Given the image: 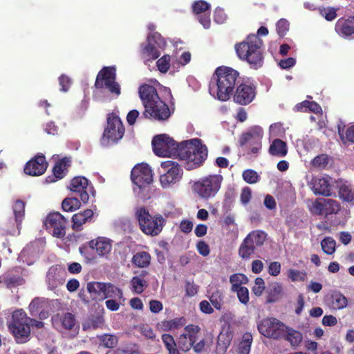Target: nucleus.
I'll list each match as a JSON object with an SVG mask.
<instances>
[{"label":"nucleus","instance_id":"nucleus-1","mask_svg":"<svg viewBox=\"0 0 354 354\" xmlns=\"http://www.w3.org/2000/svg\"><path fill=\"white\" fill-rule=\"evenodd\" d=\"M152 147L155 154L158 156L170 157L176 154L180 160L189 161L188 170L203 165L208 156L207 147L198 138L177 143L168 136L161 134L153 138Z\"/></svg>","mask_w":354,"mask_h":354},{"label":"nucleus","instance_id":"nucleus-2","mask_svg":"<svg viewBox=\"0 0 354 354\" xmlns=\"http://www.w3.org/2000/svg\"><path fill=\"white\" fill-rule=\"evenodd\" d=\"M139 95L145 107L143 115L146 118L165 120L170 116L167 104L158 96L154 86L143 84L139 88Z\"/></svg>","mask_w":354,"mask_h":354},{"label":"nucleus","instance_id":"nucleus-3","mask_svg":"<svg viewBox=\"0 0 354 354\" xmlns=\"http://www.w3.org/2000/svg\"><path fill=\"white\" fill-rule=\"evenodd\" d=\"M238 76L239 73L232 68H217L209 83L210 95L221 101L227 100L234 91Z\"/></svg>","mask_w":354,"mask_h":354},{"label":"nucleus","instance_id":"nucleus-4","mask_svg":"<svg viewBox=\"0 0 354 354\" xmlns=\"http://www.w3.org/2000/svg\"><path fill=\"white\" fill-rule=\"evenodd\" d=\"M8 328L19 344L26 343L29 340L30 325L37 328H41L44 323L28 317L22 309H18L12 314L11 319L8 323Z\"/></svg>","mask_w":354,"mask_h":354},{"label":"nucleus","instance_id":"nucleus-5","mask_svg":"<svg viewBox=\"0 0 354 354\" xmlns=\"http://www.w3.org/2000/svg\"><path fill=\"white\" fill-rule=\"evenodd\" d=\"M262 40L256 35H249L245 40L236 45V51L239 57L245 60L254 69L263 65Z\"/></svg>","mask_w":354,"mask_h":354},{"label":"nucleus","instance_id":"nucleus-6","mask_svg":"<svg viewBox=\"0 0 354 354\" xmlns=\"http://www.w3.org/2000/svg\"><path fill=\"white\" fill-rule=\"evenodd\" d=\"M223 181V176L220 174H208L194 181L192 190L201 199H212L219 192Z\"/></svg>","mask_w":354,"mask_h":354},{"label":"nucleus","instance_id":"nucleus-7","mask_svg":"<svg viewBox=\"0 0 354 354\" xmlns=\"http://www.w3.org/2000/svg\"><path fill=\"white\" fill-rule=\"evenodd\" d=\"M136 216L142 232L151 236L158 235L166 223V219L161 214L151 215L143 207L136 209Z\"/></svg>","mask_w":354,"mask_h":354},{"label":"nucleus","instance_id":"nucleus-8","mask_svg":"<svg viewBox=\"0 0 354 354\" xmlns=\"http://www.w3.org/2000/svg\"><path fill=\"white\" fill-rule=\"evenodd\" d=\"M131 178L135 185L133 192L141 198H148L149 185L153 180L149 166L145 163L138 164L132 169Z\"/></svg>","mask_w":354,"mask_h":354},{"label":"nucleus","instance_id":"nucleus-9","mask_svg":"<svg viewBox=\"0 0 354 354\" xmlns=\"http://www.w3.org/2000/svg\"><path fill=\"white\" fill-rule=\"evenodd\" d=\"M263 131L259 126L251 127L247 132L242 134L240 145L246 151L248 158L257 157L261 149V140Z\"/></svg>","mask_w":354,"mask_h":354},{"label":"nucleus","instance_id":"nucleus-10","mask_svg":"<svg viewBox=\"0 0 354 354\" xmlns=\"http://www.w3.org/2000/svg\"><path fill=\"white\" fill-rule=\"evenodd\" d=\"M124 133V127L119 118L115 113L108 115L107 127L104 131L102 138V144L104 146L114 143L120 140Z\"/></svg>","mask_w":354,"mask_h":354},{"label":"nucleus","instance_id":"nucleus-11","mask_svg":"<svg viewBox=\"0 0 354 354\" xmlns=\"http://www.w3.org/2000/svg\"><path fill=\"white\" fill-rule=\"evenodd\" d=\"M259 332L267 338L281 339L286 331V325L274 317L261 319L257 324Z\"/></svg>","mask_w":354,"mask_h":354},{"label":"nucleus","instance_id":"nucleus-12","mask_svg":"<svg viewBox=\"0 0 354 354\" xmlns=\"http://www.w3.org/2000/svg\"><path fill=\"white\" fill-rule=\"evenodd\" d=\"M115 68L114 67H104L98 73L95 86L97 88H105L111 93L118 96L120 94V86L115 82Z\"/></svg>","mask_w":354,"mask_h":354},{"label":"nucleus","instance_id":"nucleus-13","mask_svg":"<svg viewBox=\"0 0 354 354\" xmlns=\"http://www.w3.org/2000/svg\"><path fill=\"white\" fill-rule=\"evenodd\" d=\"M160 166L164 174L160 176V182L164 188L169 187L171 185L180 181L183 170L178 162L167 160L162 162Z\"/></svg>","mask_w":354,"mask_h":354},{"label":"nucleus","instance_id":"nucleus-14","mask_svg":"<svg viewBox=\"0 0 354 354\" xmlns=\"http://www.w3.org/2000/svg\"><path fill=\"white\" fill-rule=\"evenodd\" d=\"M165 46L166 41L158 32H150L147 37V44L142 47V54L147 60L156 59Z\"/></svg>","mask_w":354,"mask_h":354},{"label":"nucleus","instance_id":"nucleus-15","mask_svg":"<svg viewBox=\"0 0 354 354\" xmlns=\"http://www.w3.org/2000/svg\"><path fill=\"white\" fill-rule=\"evenodd\" d=\"M340 209L339 204L333 199L319 198L312 203L310 211L315 215L336 214Z\"/></svg>","mask_w":354,"mask_h":354},{"label":"nucleus","instance_id":"nucleus-16","mask_svg":"<svg viewBox=\"0 0 354 354\" xmlns=\"http://www.w3.org/2000/svg\"><path fill=\"white\" fill-rule=\"evenodd\" d=\"M66 220L59 212L50 214L45 221L47 230L53 236L62 238L66 234Z\"/></svg>","mask_w":354,"mask_h":354},{"label":"nucleus","instance_id":"nucleus-17","mask_svg":"<svg viewBox=\"0 0 354 354\" xmlns=\"http://www.w3.org/2000/svg\"><path fill=\"white\" fill-rule=\"evenodd\" d=\"M200 328L196 325H188L185 328V332L178 339V345L182 351L188 352L196 342Z\"/></svg>","mask_w":354,"mask_h":354},{"label":"nucleus","instance_id":"nucleus-18","mask_svg":"<svg viewBox=\"0 0 354 354\" xmlns=\"http://www.w3.org/2000/svg\"><path fill=\"white\" fill-rule=\"evenodd\" d=\"M69 189L73 192L78 193L81 201L86 203L88 201L89 193L93 192V187L85 177L77 176L71 180Z\"/></svg>","mask_w":354,"mask_h":354},{"label":"nucleus","instance_id":"nucleus-19","mask_svg":"<svg viewBox=\"0 0 354 354\" xmlns=\"http://www.w3.org/2000/svg\"><path fill=\"white\" fill-rule=\"evenodd\" d=\"M192 10L199 22L207 29L210 27V4L205 1L198 0L192 4Z\"/></svg>","mask_w":354,"mask_h":354},{"label":"nucleus","instance_id":"nucleus-20","mask_svg":"<svg viewBox=\"0 0 354 354\" xmlns=\"http://www.w3.org/2000/svg\"><path fill=\"white\" fill-rule=\"evenodd\" d=\"M256 95L255 87L251 84H241L236 88L234 95V102L247 105L252 102Z\"/></svg>","mask_w":354,"mask_h":354},{"label":"nucleus","instance_id":"nucleus-21","mask_svg":"<svg viewBox=\"0 0 354 354\" xmlns=\"http://www.w3.org/2000/svg\"><path fill=\"white\" fill-rule=\"evenodd\" d=\"M47 168V162L44 156H37L28 161L25 167L24 172L30 176H40L44 173Z\"/></svg>","mask_w":354,"mask_h":354},{"label":"nucleus","instance_id":"nucleus-22","mask_svg":"<svg viewBox=\"0 0 354 354\" xmlns=\"http://www.w3.org/2000/svg\"><path fill=\"white\" fill-rule=\"evenodd\" d=\"M15 215V223L12 227L7 230L8 233L12 235L19 234L21 224L25 214V203L21 200H17L12 206Z\"/></svg>","mask_w":354,"mask_h":354},{"label":"nucleus","instance_id":"nucleus-23","mask_svg":"<svg viewBox=\"0 0 354 354\" xmlns=\"http://www.w3.org/2000/svg\"><path fill=\"white\" fill-rule=\"evenodd\" d=\"M39 243L35 241L26 245L21 252L19 260L30 266L36 261L40 252Z\"/></svg>","mask_w":354,"mask_h":354},{"label":"nucleus","instance_id":"nucleus-24","mask_svg":"<svg viewBox=\"0 0 354 354\" xmlns=\"http://www.w3.org/2000/svg\"><path fill=\"white\" fill-rule=\"evenodd\" d=\"M52 322L54 327L59 330H71L76 324L75 316L69 313L53 317Z\"/></svg>","mask_w":354,"mask_h":354},{"label":"nucleus","instance_id":"nucleus-25","mask_svg":"<svg viewBox=\"0 0 354 354\" xmlns=\"http://www.w3.org/2000/svg\"><path fill=\"white\" fill-rule=\"evenodd\" d=\"M335 30L340 36L347 38L354 35V17L340 18L335 24Z\"/></svg>","mask_w":354,"mask_h":354},{"label":"nucleus","instance_id":"nucleus-26","mask_svg":"<svg viewBox=\"0 0 354 354\" xmlns=\"http://www.w3.org/2000/svg\"><path fill=\"white\" fill-rule=\"evenodd\" d=\"M313 189L316 194L328 196L331 194V185L328 176H317L312 179Z\"/></svg>","mask_w":354,"mask_h":354},{"label":"nucleus","instance_id":"nucleus-27","mask_svg":"<svg viewBox=\"0 0 354 354\" xmlns=\"http://www.w3.org/2000/svg\"><path fill=\"white\" fill-rule=\"evenodd\" d=\"M91 248L95 249L99 256H106L111 250V241L105 237H98L88 243Z\"/></svg>","mask_w":354,"mask_h":354},{"label":"nucleus","instance_id":"nucleus-28","mask_svg":"<svg viewBox=\"0 0 354 354\" xmlns=\"http://www.w3.org/2000/svg\"><path fill=\"white\" fill-rule=\"evenodd\" d=\"M233 338V333L229 328H224L218 336L217 339V353L224 354L229 348L232 339Z\"/></svg>","mask_w":354,"mask_h":354},{"label":"nucleus","instance_id":"nucleus-29","mask_svg":"<svg viewBox=\"0 0 354 354\" xmlns=\"http://www.w3.org/2000/svg\"><path fill=\"white\" fill-rule=\"evenodd\" d=\"M47 306V301L44 298H35L29 305V311L32 316L39 315L40 319L48 317L47 312L44 311Z\"/></svg>","mask_w":354,"mask_h":354},{"label":"nucleus","instance_id":"nucleus-30","mask_svg":"<svg viewBox=\"0 0 354 354\" xmlns=\"http://www.w3.org/2000/svg\"><path fill=\"white\" fill-rule=\"evenodd\" d=\"M93 215V212L90 209L74 214L72 217L73 228L75 230H81L82 225L90 221Z\"/></svg>","mask_w":354,"mask_h":354},{"label":"nucleus","instance_id":"nucleus-31","mask_svg":"<svg viewBox=\"0 0 354 354\" xmlns=\"http://www.w3.org/2000/svg\"><path fill=\"white\" fill-rule=\"evenodd\" d=\"M185 324L184 317H177L171 320H163L157 324L158 330L162 331H169L178 329Z\"/></svg>","mask_w":354,"mask_h":354},{"label":"nucleus","instance_id":"nucleus-32","mask_svg":"<svg viewBox=\"0 0 354 354\" xmlns=\"http://www.w3.org/2000/svg\"><path fill=\"white\" fill-rule=\"evenodd\" d=\"M269 153L277 157H284L288 153L287 145L280 139H274L269 147Z\"/></svg>","mask_w":354,"mask_h":354},{"label":"nucleus","instance_id":"nucleus-33","mask_svg":"<svg viewBox=\"0 0 354 354\" xmlns=\"http://www.w3.org/2000/svg\"><path fill=\"white\" fill-rule=\"evenodd\" d=\"M46 283L48 288L53 290L62 284L63 280L59 276V272L57 268L51 267L49 268L46 274Z\"/></svg>","mask_w":354,"mask_h":354},{"label":"nucleus","instance_id":"nucleus-34","mask_svg":"<svg viewBox=\"0 0 354 354\" xmlns=\"http://www.w3.org/2000/svg\"><path fill=\"white\" fill-rule=\"evenodd\" d=\"M339 195L342 201L354 204V187L350 183L346 182L341 185Z\"/></svg>","mask_w":354,"mask_h":354},{"label":"nucleus","instance_id":"nucleus-35","mask_svg":"<svg viewBox=\"0 0 354 354\" xmlns=\"http://www.w3.org/2000/svg\"><path fill=\"white\" fill-rule=\"evenodd\" d=\"M245 239H246V242L249 241L250 244L253 245V246L257 248L263 244L266 239V234L261 230H253L248 234Z\"/></svg>","mask_w":354,"mask_h":354},{"label":"nucleus","instance_id":"nucleus-36","mask_svg":"<svg viewBox=\"0 0 354 354\" xmlns=\"http://www.w3.org/2000/svg\"><path fill=\"white\" fill-rule=\"evenodd\" d=\"M112 297L118 298L119 299H122L123 293L122 290L118 288L113 284L109 283H104L102 299Z\"/></svg>","mask_w":354,"mask_h":354},{"label":"nucleus","instance_id":"nucleus-37","mask_svg":"<svg viewBox=\"0 0 354 354\" xmlns=\"http://www.w3.org/2000/svg\"><path fill=\"white\" fill-rule=\"evenodd\" d=\"M151 261V256L147 252H137L133 256L132 263L138 268H147Z\"/></svg>","mask_w":354,"mask_h":354},{"label":"nucleus","instance_id":"nucleus-38","mask_svg":"<svg viewBox=\"0 0 354 354\" xmlns=\"http://www.w3.org/2000/svg\"><path fill=\"white\" fill-rule=\"evenodd\" d=\"M104 287V283L98 281L88 282L86 285L88 292L95 299H102Z\"/></svg>","mask_w":354,"mask_h":354},{"label":"nucleus","instance_id":"nucleus-39","mask_svg":"<svg viewBox=\"0 0 354 354\" xmlns=\"http://www.w3.org/2000/svg\"><path fill=\"white\" fill-rule=\"evenodd\" d=\"M283 338L288 341L292 346H297L302 340V335L300 332L286 326V331Z\"/></svg>","mask_w":354,"mask_h":354},{"label":"nucleus","instance_id":"nucleus-40","mask_svg":"<svg viewBox=\"0 0 354 354\" xmlns=\"http://www.w3.org/2000/svg\"><path fill=\"white\" fill-rule=\"evenodd\" d=\"M71 160L68 158H64L56 162L53 168V174L56 179H61L64 176V171L70 165Z\"/></svg>","mask_w":354,"mask_h":354},{"label":"nucleus","instance_id":"nucleus-41","mask_svg":"<svg viewBox=\"0 0 354 354\" xmlns=\"http://www.w3.org/2000/svg\"><path fill=\"white\" fill-rule=\"evenodd\" d=\"M230 282L232 284L231 290L234 291L239 288H242L241 285L246 284L248 282V279L243 274L236 273L230 277Z\"/></svg>","mask_w":354,"mask_h":354},{"label":"nucleus","instance_id":"nucleus-42","mask_svg":"<svg viewBox=\"0 0 354 354\" xmlns=\"http://www.w3.org/2000/svg\"><path fill=\"white\" fill-rule=\"evenodd\" d=\"M255 250L256 248L253 245L250 244L249 241L246 242V239H244L239 247V254L243 259H249Z\"/></svg>","mask_w":354,"mask_h":354},{"label":"nucleus","instance_id":"nucleus-43","mask_svg":"<svg viewBox=\"0 0 354 354\" xmlns=\"http://www.w3.org/2000/svg\"><path fill=\"white\" fill-rule=\"evenodd\" d=\"M348 301L342 294L337 292L332 295V308L335 310H342L347 306Z\"/></svg>","mask_w":354,"mask_h":354},{"label":"nucleus","instance_id":"nucleus-44","mask_svg":"<svg viewBox=\"0 0 354 354\" xmlns=\"http://www.w3.org/2000/svg\"><path fill=\"white\" fill-rule=\"evenodd\" d=\"M252 342V336L250 333H245L240 342L239 354H249Z\"/></svg>","mask_w":354,"mask_h":354},{"label":"nucleus","instance_id":"nucleus-45","mask_svg":"<svg viewBox=\"0 0 354 354\" xmlns=\"http://www.w3.org/2000/svg\"><path fill=\"white\" fill-rule=\"evenodd\" d=\"M296 107L298 111H306L307 110H309L315 113H319L322 111L321 106L315 102L304 101L301 103L298 104Z\"/></svg>","mask_w":354,"mask_h":354},{"label":"nucleus","instance_id":"nucleus-46","mask_svg":"<svg viewBox=\"0 0 354 354\" xmlns=\"http://www.w3.org/2000/svg\"><path fill=\"white\" fill-rule=\"evenodd\" d=\"M62 206L65 212H73L80 207L81 203L76 198H66L62 201Z\"/></svg>","mask_w":354,"mask_h":354},{"label":"nucleus","instance_id":"nucleus-47","mask_svg":"<svg viewBox=\"0 0 354 354\" xmlns=\"http://www.w3.org/2000/svg\"><path fill=\"white\" fill-rule=\"evenodd\" d=\"M283 287L279 283H273L270 286L268 302H275L278 300L279 296L282 293Z\"/></svg>","mask_w":354,"mask_h":354},{"label":"nucleus","instance_id":"nucleus-48","mask_svg":"<svg viewBox=\"0 0 354 354\" xmlns=\"http://www.w3.org/2000/svg\"><path fill=\"white\" fill-rule=\"evenodd\" d=\"M100 344L106 348H113L118 342L117 336L110 334H104L98 337Z\"/></svg>","mask_w":354,"mask_h":354},{"label":"nucleus","instance_id":"nucleus-49","mask_svg":"<svg viewBox=\"0 0 354 354\" xmlns=\"http://www.w3.org/2000/svg\"><path fill=\"white\" fill-rule=\"evenodd\" d=\"M323 251L327 254H333L335 252L336 242L331 237L324 238L321 242Z\"/></svg>","mask_w":354,"mask_h":354},{"label":"nucleus","instance_id":"nucleus-50","mask_svg":"<svg viewBox=\"0 0 354 354\" xmlns=\"http://www.w3.org/2000/svg\"><path fill=\"white\" fill-rule=\"evenodd\" d=\"M131 290L137 293L140 294L144 291L146 286L145 281L140 277H133L131 280Z\"/></svg>","mask_w":354,"mask_h":354},{"label":"nucleus","instance_id":"nucleus-51","mask_svg":"<svg viewBox=\"0 0 354 354\" xmlns=\"http://www.w3.org/2000/svg\"><path fill=\"white\" fill-rule=\"evenodd\" d=\"M329 162L328 155L322 153L315 156L311 160V165L313 167L317 169H324L326 167Z\"/></svg>","mask_w":354,"mask_h":354},{"label":"nucleus","instance_id":"nucleus-52","mask_svg":"<svg viewBox=\"0 0 354 354\" xmlns=\"http://www.w3.org/2000/svg\"><path fill=\"white\" fill-rule=\"evenodd\" d=\"M223 299V294L220 290H216L209 296V299L211 304L217 310H220L221 308Z\"/></svg>","mask_w":354,"mask_h":354},{"label":"nucleus","instance_id":"nucleus-53","mask_svg":"<svg viewBox=\"0 0 354 354\" xmlns=\"http://www.w3.org/2000/svg\"><path fill=\"white\" fill-rule=\"evenodd\" d=\"M288 279L292 282L304 281L306 278V272L305 271L297 269H289L287 271Z\"/></svg>","mask_w":354,"mask_h":354},{"label":"nucleus","instance_id":"nucleus-54","mask_svg":"<svg viewBox=\"0 0 354 354\" xmlns=\"http://www.w3.org/2000/svg\"><path fill=\"white\" fill-rule=\"evenodd\" d=\"M242 177L243 180L249 184L257 183L260 180L259 175L253 169H246L243 171Z\"/></svg>","mask_w":354,"mask_h":354},{"label":"nucleus","instance_id":"nucleus-55","mask_svg":"<svg viewBox=\"0 0 354 354\" xmlns=\"http://www.w3.org/2000/svg\"><path fill=\"white\" fill-rule=\"evenodd\" d=\"M156 65L160 72L167 73L170 67V56L169 55L162 56L157 61Z\"/></svg>","mask_w":354,"mask_h":354},{"label":"nucleus","instance_id":"nucleus-56","mask_svg":"<svg viewBox=\"0 0 354 354\" xmlns=\"http://www.w3.org/2000/svg\"><path fill=\"white\" fill-rule=\"evenodd\" d=\"M337 9L332 7L319 9L320 15L327 21H331L337 17Z\"/></svg>","mask_w":354,"mask_h":354},{"label":"nucleus","instance_id":"nucleus-57","mask_svg":"<svg viewBox=\"0 0 354 354\" xmlns=\"http://www.w3.org/2000/svg\"><path fill=\"white\" fill-rule=\"evenodd\" d=\"M233 292H236L239 301L245 305L249 302V291L246 287L239 288Z\"/></svg>","mask_w":354,"mask_h":354},{"label":"nucleus","instance_id":"nucleus-58","mask_svg":"<svg viewBox=\"0 0 354 354\" xmlns=\"http://www.w3.org/2000/svg\"><path fill=\"white\" fill-rule=\"evenodd\" d=\"M276 29L279 36H284L289 30V22L285 19H281L277 23Z\"/></svg>","mask_w":354,"mask_h":354},{"label":"nucleus","instance_id":"nucleus-59","mask_svg":"<svg viewBox=\"0 0 354 354\" xmlns=\"http://www.w3.org/2000/svg\"><path fill=\"white\" fill-rule=\"evenodd\" d=\"M162 340L167 350L176 347V343L173 336L169 334H163Z\"/></svg>","mask_w":354,"mask_h":354},{"label":"nucleus","instance_id":"nucleus-60","mask_svg":"<svg viewBox=\"0 0 354 354\" xmlns=\"http://www.w3.org/2000/svg\"><path fill=\"white\" fill-rule=\"evenodd\" d=\"M264 284L265 283L262 278L257 277L255 279V286L252 288V291L255 295L259 296L263 293L265 288Z\"/></svg>","mask_w":354,"mask_h":354},{"label":"nucleus","instance_id":"nucleus-61","mask_svg":"<svg viewBox=\"0 0 354 354\" xmlns=\"http://www.w3.org/2000/svg\"><path fill=\"white\" fill-rule=\"evenodd\" d=\"M281 269V263L277 261H274L270 263L268 266V273L271 276L276 277L279 274Z\"/></svg>","mask_w":354,"mask_h":354},{"label":"nucleus","instance_id":"nucleus-62","mask_svg":"<svg viewBox=\"0 0 354 354\" xmlns=\"http://www.w3.org/2000/svg\"><path fill=\"white\" fill-rule=\"evenodd\" d=\"M227 19V15L224 10L220 8H217L214 11V19L217 24H223Z\"/></svg>","mask_w":354,"mask_h":354},{"label":"nucleus","instance_id":"nucleus-63","mask_svg":"<svg viewBox=\"0 0 354 354\" xmlns=\"http://www.w3.org/2000/svg\"><path fill=\"white\" fill-rule=\"evenodd\" d=\"M59 83L61 86L60 90L66 92L71 85V80L68 77L62 75L59 77Z\"/></svg>","mask_w":354,"mask_h":354},{"label":"nucleus","instance_id":"nucleus-64","mask_svg":"<svg viewBox=\"0 0 354 354\" xmlns=\"http://www.w3.org/2000/svg\"><path fill=\"white\" fill-rule=\"evenodd\" d=\"M179 228L181 232L188 234L193 229V223L187 219L183 220L180 223Z\"/></svg>","mask_w":354,"mask_h":354}]
</instances>
